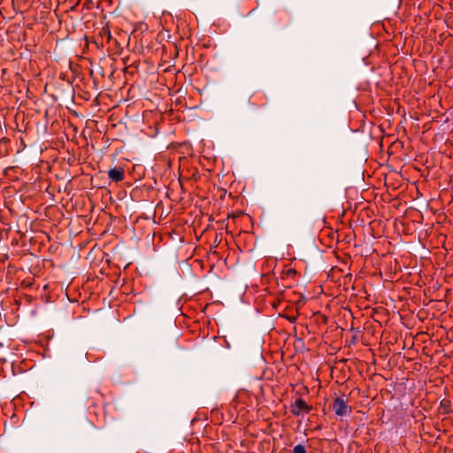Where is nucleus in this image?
<instances>
[{
    "label": "nucleus",
    "mask_w": 453,
    "mask_h": 453,
    "mask_svg": "<svg viewBox=\"0 0 453 453\" xmlns=\"http://www.w3.org/2000/svg\"><path fill=\"white\" fill-rule=\"evenodd\" d=\"M329 407L339 417L349 416L352 412V408L349 405L348 398L345 395L335 396Z\"/></svg>",
    "instance_id": "1"
},
{
    "label": "nucleus",
    "mask_w": 453,
    "mask_h": 453,
    "mask_svg": "<svg viewBox=\"0 0 453 453\" xmlns=\"http://www.w3.org/2000/svg\"><path fill=\"white\" fill-rule=\"evenodd\" d=\"M164 232H158L164 237L167 236L174 243L184 242L183 228H162Z\"/></svg>",
    "instance_id": "2"
},
{
    "label": "nucleus",
    "mask_w": 453,
    "mask_h": 453,
    "mask_svg": "<svg viewBox=\"0 0 453 453\" xmlns=\"http://www.w3.org/2000/svg\"><path fill=\"white\" fill-rule=\"evenodd\" d=\"M311 411V407L301 397L296 399V401L290 405V412L294 416H300L303 412L309 413Z\"/></svg>",
    "instance_id": "3"
},
{
    "label": "nucleus",
    "mask_w": 453,
    "mask_h": 453,
    "mask_svg": "<svg viewBox=\"0 0 453 453\" xmlns=\"http://www.w3.org/2000/svg\"><path fill=\"white\" fill-rule=\"evenodd\" d=\"M108 177L111 181L119 182L125 178V170L123 167H114L108 171Z\"/></svg>",
    "instance_id": "4"
},
{
    "label": "nucleus",
    "mask_w": 453,
    "mask_h": 453,
    "mask_svg": "<svg viewBox=\"0 0 453 453\" xmlns=\"http://www.w3.org/2000/svg\"><path fill=\"white\" fill-rule=\"evenodd\" d=\"M13 234L19 235V238L16 235L13 236L11 241L12 244L24 246L26 243V233L21 231L20 228H17L13 231Z\"/></svg>",
    "instance_id": "5"
},
{
    "label": "nucleus",
    "mask_w": 453,
    "mask_h": 453,
    "mask_svg": "<svg viewBox=\"0 0 453 453\" xmlns=\"http://www.w3.org/2000/svg\"><path fill=\"white\" fill-rule=\"evenodd\" d=\"M349 230V233H343V230H342V242H345L346 243H350L352 241H355L357 234L353 228H347Z\"/></svg>",
    "instance_id": "6"
},
{
    "label": "nucleus",
    "mask_w": 453,
    "mask_h": 453,
    "mask_svg": "<svg viewBox=\"0 0 453 453\" xmlns=\"http://www.w3.org/2000/svg\"><path fill=\"white\" fill-rule=\"evenodd\" d=\"M248 221H251V219L245 214H240L233 218V224H247Z\"/></svg>",
    "instance_id": "7"
},
{
    "label": "nucleus",
    "mask_w": 453,
    "mask_h": 453,
    "mask_svg": "<svg viewBox=\"0 0 453 453\" xmlns=\"http://www.w3.org/2000/svg\"><path fill=\"white\" fill-rule=\"evenodd\" d=\"M451 403L448 399H442L440 403V408L442 410L444 414L451 412Z\"/></svg>",
    "instance_id": "8"
},
{
    "label": "nucleus",
    "mask_w": 453,
    "mask_h": 453,
    "mask_svg": "<svg viewBox=\"0 0 453 453\" xmlns=\"http://www.w3.org/2000/svg\"><path fill=\"white\" fill-rule=\"evenodd\" d=\"M331 231L328 234V236L332 239L335 238L337 242H340V239L342 235V230H344L345 228H336L335 231H333V228H329Z\"/></svg>",
    "instance_id": "9"
},
{
    "label": "nucleus",
    "mask_w": 453,
    "mask_h": 453,
    "mask_svg": "<svg viewBox=\"0 0 453 453\" xmlns=\"http://www.w3.org/2000/svg\"><path fill=\"white\" fill-rule=\"evenodd\" d=\"M12 228H3L1 231V238H6L9 239L10 234H12Z\"/></svg>",
    "instance_id": "10"
},
{
    "label": "nucleus",
    "mask_w": 453,
    "mask_h": 453,
    "mask_svg": "<svg viewBox=\"0 0 453 453\" xmlns=\"http://www.w3.org/2000/svg\"><path fill=\"white\" fill-rule=\"evenodd\" d=\"M293 453H307V451L303 445L298 444L294 447Z\"/></svg>",
    "instance_id": "11"
},
{
    "label": "nucleus",
    "mask_w": 453,
    "mask_h": 453,
    "mask_svg": "<svg viewBox=\"0 0 453 453\" xmlns=\"http://www.w3.org/2000/svg\"><path fill=\"white\" fill-rule=\"evenodd\" d=\"M228 229H229L228 227H226V228H225V230H226V234H232V236H234V234H237L236 230H237L238 228H232V230H230V231H229Z\"/></svg>",
    "instance_id": "12"
},
{
    "label": "nucleus",
    "mask_w": 453,
    "mask_h": 453,
    "mask_svg": "<svg viewBox=\"0 0 453 453\" xmlns=\"http://www.w3.org/2000/svg\"><path fill=\"white\" fill-rule=\"evenodd\" d=\"M412 228H406V227H403L402 228V232L404 234H412V231H411Z\"/></svg>",
    "instance_id": "13"
},
{
    "label": "nucleus",
    "mask_w": 453,
    "mask_h": 453,
    "mask_svg": "<svg viewBox=\"0 0 453 453\" xmlns=\"http://www.w3.org/2000/svg\"><path fill=\"white\" fill-rule=\"evenodd\" d=\"M286 318L290 322H295L296 320V316H287Z\"/></svg>",
    "instance_id": "14"
},
{
    "label": "nucleus",
    "mask_w": 453,
    "mask_h": 453,
    "mask_svg": "<svg viewBox=\"0 0 453 453\" xmlns=\"http://www.w3.org/2000/svg\"><path fill=\"white\" fill-rule=\"evenodd\" d=\"M368 230H369V233H368V234H369L371 236L374 237V236H375V233L373 232L374 228L370 227V228H368Z\"/></svg>",
    "instance_id": "15"
},
{
    "label": "nucleus",
    "mask_w": 453,
    "mask_h": 453,
    "mask_svg": "<svg viewBox=\"0 0 453 453\" xmlns=\"http://www.w3.org/2000/svg\"><path fill=\"white\" fill-rule=\"evenodd\" d=\"M321 220H322V222H323L324 224H328V223L326 222V217H323Z\"/></svg>",
    "instance_id": "16"
},
{
    "label": "nucleus",
    "mask_w": 453,
    "mask_h": 453,
    "mask_svg": "<svg viewBox=\"0 0 453 453\" xmlns=\"http://www.w3.org/2000/svg\"><path fill=\"white\" fill-rule=\"evenodd\" d=\"M225 342H226V346L227 348H230V344H229V342H228L226 340H225Z\"/></svg>",
    "instance_id": "17"
}]
</instances>
